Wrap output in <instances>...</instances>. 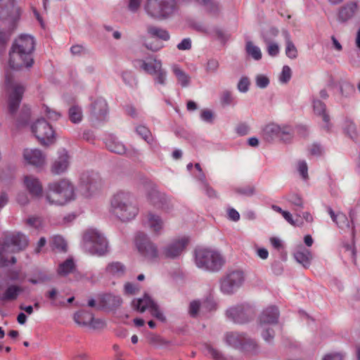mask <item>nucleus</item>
Segmentation results:
<instances>
[{"mask_svg":"<svg viewBox=\"0 0 360 360\" xmlns=\"http://www.w3.org/2000/svg\"><path fill=\"white\" fill-rule=\"evenodd\" d=\"M176 6V0H145L143 9L151 18L163 20L172 15Z\"/></svg>","mask_w":360,"mask_h":360,"instance_id":"nucleus-1","label":"nucleus"},{"mask_svg":"<svg viewBox=\"0 0 360 360\" xmlns=\"http://www.w3.org/2000/svg\"><path fill=\"white\" fill-rule=\"evenodd\" d=\"M27 243L26 236L21 233L8 237L0 245V266H8L10 263L14 264L15 259L11 257V262L8 261V255L22 250L27 245Z\"/></svg>","mask_w":360,"mask_h":360,"instance_id":"nucleus-2","label":"nucleus"},{"mask_svg":"<svg viewBox=\"0 0 360 360\" xmlns=\"http://www.w3.org/2000/svg\"><path fill=\"white\" fill-rule=\"evenodd\" d=\"M73 190L68 182L63 181L50 186L47 193L48 200L55 205H63L73 198Z\"/></svg>","mask_w":360,"mask_h":360,"instance_id":"nucleus-3","label":"nucleus"},{"mask_svg":"<svg viewBox=\"0 0 360 360\" xmlns=\"http://www.w3.org/2000/svg\"><path fill=\"white\" fill-rule=\"evenodd\" d=\"M195 258L198 267L212 271L217 269L223 263L219 254L209 249H202L197 251Z\"/></svg>","mask_w":360,"mask_h":360,"instance_id":"nucleus-4","label":"nucleus"},{"mask_svg":"<svg viewBox=\"0 0 360 360\" xmlns=\"http://www.w3.org/2000/svg\"><path fill=\"white\" fill-rule=\"evenodd\" d=\"M112 205L115 214L122 220H128L136 214V209L129 204L128 198L126 195H116L112 202Z\"/></svg>","mask_w":360,"mask_h":360,"instance_id":"nucleus-5","label":"nucleus"},{"mask_svg":"<svg viewBox=\"0 0 360 360\" xmlns=\"http://www.w3.org/2000/svg\"><path fill=\"white\" fill-rule=\"evenodd\" d=\"M32 131L43 144L51 143L55 139L52 127L44 120H38L32 125Z\"/></svg>","mask_w":360,"mask_h":360,"instance_id":"nucleus-6","label":"nucleus"},{"mask_svg":"<svg viewBox=\"0 0 360 360\" xmlns=\"http://www.w3.org/2000/svg\"><path fill=\"white\" fill-rule=\"evenodd\" d=\"M33 64L31 55L11 49L9 53L8 65L14 70H22L30 68Z\"/></svg>","mask_w":360,"mask_h":360,"instance_id":"nucleus-7","label":"nucleus"},{"mask_svg":"<svg viewBox=\"0 0 360 360\" xmlns=\"http://www.w3.org/2000/svg\"><path fill=\"white\" fill-rule=\"evenodd\" d=\"M6 89L8 94V109L11 113H14L19 106L24 89L21 85L10 81L7 77Z\"/></svg>","mask_w":360,"mask_h":360,"instance_id":"nucleus-8","label":"nucleus"},{"mask_svg":"<svg viewBox=\"0 0 360 360\" xmlns=\"http://www.w3.org/2000/svg\"><path fill=\"white\" fill-rule=\"evenodd\" d=\"M84 240L86 248L94 253L102 255L107 250L105 240L96 232L91 231L85 234Z\"/></svg>","mask_w":360,"mask_h":360,"instance_id":"nucleus-9","label":"nucleus"},{"mask_svg":"<svg viewBox=\"0 0 360 360\" xmlns=\"http://www.w3.org/2000/svg\"><path fill=\"white\" fill-rule=\"evenodd\" d=\"M134 305L136 309L141 313L148 309L151 314L156 319L161 321H165V316L164 314L160 311L153 301L146 295L134 301Z\"/></svg>","mask_w":360,"mask_h":360,"instance_id":"nucleus-10","label":"nucleus"},{"mask_svg":"<svg viewBox=\"0 0 360 360\" xmlns=\"http://www.w3.org/2000/svg\"><path fill=\"white\" fill-rule=\"evenodd\" d=\"M154 38L167 41L169 39V33L162 29L151 27L148 30V37L145 39V46L147 49L156 51L162 48V45L158 41H151Z\"/></svg>","mask_w":360,"mask_h":360,"instance_id":"nucleus-11","label":"nucleus"},{"mask_svg":"<svg viewBox=\"0 0 360 360\" xmlns=\"http://www.w3.org/2000/svg\"><path fill=\"white\" fill-rule=\"evenodd\" d=\"M34 48L33 38L27 34L19 36L13 42L12 49L19 51L28 55H31Z\"/></svg>","mask_w":360,"mask_h":360,"instance_id":"nucleus-12","label":"nucleus"},{"mask_svg":"<svg viewBox=\"0 0 360 360\" xmlns=\"http://www.w3.org/2000/svg\"><path fill=\"white\" fill-rule=\"evenodd\" d=\"M143 68L147 72L155 75V79L158 83L163 84L165 82V75L161 71V63L155 58H149L143 64Z\"/></svg>","mask_w":360,"mask_h":360,"instance_id":"nucleus-13","label":"nucleus"},{"mask_svg":"<svg viewBox=\"0 0 360 360\" xmlns=\"http://www.w3.org/2000/svg\"><path fill=\"white\" fill-rule=\"evenodd\" d=\"M23 155L26 162L33 165H41L45 161L44 157L41 151L35 148L25 149Z\"/></svg>","mask_w":360,"mask_h":360,"instance_id":"nucleus-14","label":"nucleus"},{"mask_svg":"<svg viewBox=\"0 0 360 360\" xmlns=\"http://www.w3.org/2000/svg\"><path fill=\"white\" fill-rule=\"evenodd\" d=\"M74 320L75 323L79 326L89 327L91 328H96V323L98 321H95L92 314L87 312H77L74 315Z\"/></svg>","mask_w":360,"mask_h":360,"instance_id":"nucleus-15","label":"nucleus"},{"mask_svg":"<svg viewBox=\"0 0 360 360\" xmlns=\"http://www.w3.org/2000/svg\"><path fill=\"white\" fill-rule=\"evenodd\" d=\"M264 133L267 137L277 136L283 140H287L290 137V134L288 131L282 129L275 124L266 125L264 129Z\"/></svg>","mask_w":360,"mask_h":360,"instance_id":"nucleus-16","label":"nucleus"},{"mask_svg":"<svg viewBox=\"0 0 360 360\" xmlns=\"http://www.w3.org/2000/svg\"><path fill=\"white\" fill-rule=\"evenodd\" d=\"M186 243L187 240L186 239L175 241L165 250L164 254L165 257L167 258H174L177 257L183 251Z\"/></svg>","mask_w":360,"mask_h":360,"instance_id":"nucleus-17","label":"nucleus"},{"mask_svg":"<svg viewBox=\"0 0 360 360\" xmlns=\"http://www.w3.org/2000/svg\"><path fill=\"white\" fill-rule=\"evenodd\" d=\"M24 184L26 188L33 196H39L41 194L42 187L37 179L33 176H25Z\"/></svg>","mask_w":360,"mask_h":360,"instance_id":"nucleus-18","label":"nucleus"},{"mask_svg":"<svg viewBox=\"0 0 360 360\" xmlns=\"http://www.w3.org/2000/svg\"><path fill=\"white\" fill-rule=\"evenodd\" d=\"M4 8L3 13L12 20H15L19 18L20 11L18 7L15 6L13 0H3Z\"/></svg>","mask_w":360,"mask_h":360,"instance_id":"nucleus-19","label":"nucleus"},{"mask_svg":"<svg viewBox=\"0 0 360 360\" xmlns=\"http://www.w3.org/2000/svg\"><path fill=\"white\" fill-rule=\"evenodd\" d=\"M243 281L242 275L239 273L231 274L227 281H224L222 283V288L224 291L229 292L230 287L239 285Z\"/></svg>","mask_w":360,"mask_h":360,"instance_id":"nucleus-20","label":"nucleus"},{"mask_svg":"<svg viewBox=\"0 0 360 360\" xmlns=\"http://www.w3.org/2000/svg\"><path fill=\"white\" fill-rule=\"evenodd\" d=\"M75 269V265L72 259H68L60 264L58 272L61 276H66L72 273Z\"/></svg>","mask_w":360,"mask_h":360,"instance_id":"nucleus-21","label":"nucleus"},{"mask_svg":"<svg viewBox=\"0 0 360 360\" xmlns=\"http://www.w3.org/2000/svg\"><path fill=\"white\" fill-rule=\"evenodd\" d=\"M358 11L356 3H351L347 5L340 12L341 17L346 20L352 17Z\"/></svg>","mask_w":360,"mask_h":360,"instance_id":"nucleus-22","label":"nucleus"},{"mask_svg":"<svg viewBox=\"0 0 360 360\" xmlns=\"http://www.w3.org/2000/svg\"><path fill=\"white\" fill-rule=\"evenodd\" d=\"M278 319L277 311L274 309L266 310L263 312L261 316V321L265 323H273L276 321Z\"/></svg>","mask_w":360,"mask_h":360,"instance_id":"nucleus-23","label":"nucleus"},{"mask_svg":"<svg viewBox=\"0 0 360 360\" xmlns=\"http://www.w3.org/2000/svg\"><path fill=\"white\" fill-rule=\"evenodd\" d=\"M248 53L255 60H259L262 58V53L259 47L254 45L251 41H248L246 45Z\"/></svg>","mask_w":360,"mask_h":360,"instance_id":"nucleus-24","label":"nucleus"},{"mask_svg":"<svg viewBox=\"0 0 360 360\" xmlns=\"http://www.w3.org/2000/svg\"><path fill=\"white\" fill-rule=\"evenodd\" d=\"M108 147L109 149L115 153L122 154L125 152L124 146L117 140H110L108 143Z\"/></svg>","mask_w":360,"mask_h":360,"instance_id":"nucleus-25","label":"nucleus"},{"mask_svg":"<svg viewBox=\"0 0 360 360\" xmlns=\"http://www.w3.org/2000/svg\"><path fill=\"white\" fill-rule=\"evenodd\" d=\"M68 167L67 158L63 156L56 162L53 167V171L55 174H58L64 172Z\"/></svg>","mask_w":360,"mask_h":360,"instance_id":"nucleus-26","label":"nucleus"},{"mask_svg":"<svg viewBox=\"0 0 360 360\" xmlns=\"http://www.w3.org/2000/svg\"><path fill=\"white\" fill-rule=\"evenodd\" d=\"M295 258L298 262L306 265L311 259V255L308 250L298 251L295 254Z\"/></svg>","mask_w":360,"mask_h":360,"instance_id":"nucleus-27","label":"nucleus"},{"mask_svg":"<svg viewBox=\"0 0 360 360\" xmlns=\"http://www.w3.org/2000/svg\"><path fill=\"white\" fill-rule=\"evenodd\" d=\"M285 53L290 58H295L297 56V48L290 39L287 40Z\"/></svg>","mask_w":360,"mask_h":360,"instance_id":"nucleus-28","label":"nucleus"},{"mask_svg":"<svg viewBox=\"0 0 360 360\" xmlns=\"http://www.w3.org/2000/svg\"><path fill=\"white\" fill-rule=\"evenodd\" d=\"M149 226L157 231L162 228V221L158 216L150 214L148 220Z\"/></svg>","mask_w":360,"mask_h":360,"instance_id":"nucleus-29","label":"nucleus"},{"mask_svg":"<svg viewBox=\"0 0 360 360\" xmlns=\"http://www.w3.org/2000/svg\"><path fill=\"white\" fill-rule=\"evenodd\" d=\"M329 214L334 221H335L339 226H342V224H346L347 218L345 214L338 213L335 214L334 212L330 208L328 210Z\"/></svg>","mask_w":360,"mask_h":360,"instance_id":"nucleus-30","label":"nucleus"},{"mask_svg":"<svg viewBox=\"0 0 360 360\" xmlns=\"http://www.w3.org/2000/svg\"><path fill=\"white\" fill-rule=\"evenodd\" d=\"M70 120L76 123L81 121L82 115L81 110L77 107H72L70 110Z\"/></svg>","mask_w":360,"mask_h":360,"instance_id":"nucleus-31","label":"nucleus"},{"mask_svg":"<svg viewBox=\"0 0 360 360\" xmlns=\"http://www.w3.org/2000/svg\"><path fill=\"white\" fill-rule=\"evenodd\" d=\"M53 246L58 250H65L66 244L63 238L56 236L53 238Z\"/></svg>","mask_w":360,"mask_h":360,"instance_id":"nucleus-32","label":"nucleus"},{"mask_svg":"<svg viewBox=\"0 0 360 360\" xmlns=\"http://www.w3.org/2000/svg\"><path fill=\"white\" fill-rule=\"evenodd\" d=\"M20 291V288L19 287L12 285L7 289L6 292V297L10 300L15 299L18 296Z\"/></svg>","mask_w":360,"mask_h":360,"instance_id":"nucleus-33","label":"nucleus"},{"mask_svg":"<svg viewBox=\"0 0 360 360\" xmlns=\"http://www.w3.org/2000/svg\"><path fill=\"white\" fill-rule=\"evenodd\" d=\"M291 77V70L288 66H284L280 75V81L282 83L288 82Z\"/></svg>","mask_w":360,"mask_h":360,"instance_id":"nucleus-34","label":"nucleus"},{"mask_svg":"<svg viewBox=\"0 0 360 360\" xmlns=\"http://www.w3.org/2000/svg\"><path fill=\"white\" fill-rule=\"evenodd\" d=\"M174 71L181 84L183 86H186L188 82L187 75L178 68H174Z\"/></svg>","mask_w":360,"mask_h":360,"instance_id":"nucleus-35","label":"nucleus"},{"mask_svg":"<svg viewBox=\"0 0 360 360\" xmlns=\"http://www.w3.org/2000/svg\"><path fill=\"white\" fill-rule=\"evenodd\" d=\"M137 131L139 132V134H141L143 139L147 141L148 142H150V141H152V138H151V135H150V133L149 132V131L148 130L147 128H146L145 127H139L137 128Z\"/></svg>","mask_w":360,"mask_h":360,"instance_id":"nucleus-36","label":"nucleus"},{"mask_svg":"<svg viewBox=\"0 0 360 360\" xmlns=\"http://www.w3.org/2000/svg\"><path fill=\"white\" fill-rule=\"evenodd\" d=\"M269 79L266 76L258 75L256 77V83L259 88H265L269 84Z\"/></svg>","mask_w":360,"mask_h":360,"instance_id":"nucleus-37","label":"nucleus"},{"mask_svg":"<svg viewBox=\"0 0 360 360\" xmlns=\"http://www.w3.org/2000/svg\"><path fill=\"white\" fill-rule=\"evenodd\" d=\"M191 47V41L188 38L184 39L178 45L177 48L179 50L185 51L188 50Z\"/></svg>","mask_w":360,"mask_h":360,"instance_id":"nucleus-38","label":"nucleus"},{"mask_svg":"<svg viewBox=\"0 0 360 360\" xmlns=\"http://www.w3.org/2000/svg\"><path fill=\"white\" fill-rule=\"evenodd\" d=\"M249 81L247 78H241L238 84V88L241 92H246L248 90Z\"/></svg>","mask_w":360,"mask_h":360,"instance_id":"nucleus-39","label":"nucleus"},{"mask_svg":"<svg viewBox=\"0 0 360 360\" xmlns=\"http://www.w3.org/2000/svg\"><path fill=\"white\" fill-rule=\"evenodd\" d=\"M267 51L270 56H275L279 52V46L276 43H269Z\"/></svg>","mask_w":360,"mask_h":360,"instance_id":"nucleus-40","label":"nucleus"},{"mask_svg":"<svg viewBox=\"0 0 360 360\" xmlns=\"http://www.w3.org/2000/svg\"><path fill=\"white\" fill-rule=\"evenodd\" d=\"M322 360H342V357L340 354L331 353L326 354Z\"/></svg>","mask_w":360,"mask_h":360,"instance_id":"nucleus-41","label":"nucleus"},{"mask_svg":"<svg viewBox=\"0 0 360 360\" xmlns=\"http://www.w3.org/2000/svg\"><path fill=\"white\" fill-rule=\"evenodd\" d=\"M200 304L198 302L193 301L190 304V314L192 316H195L199 310Z\"/></svg>","mask_w":360,"mask_h":360,"instance_id":"nucleus-42","label":"nucleus"},{"mask_svg":"<svg viewBox=\"0 0 360 360\" xmlns=\"http://www.w3.org/2000/svg\"><path fill=\"white\" fill-rule=\"evenodd\" d=\"M125 291L129 294H134L138 290V287L132 283H126L124 285Z\"/></svg>","mask_w":360,"mask_h":360,"instance_id":"nucleus-43","label":"nucleus"},{"mask_svg":"<svg viewBox=\"0 0 360 360\" xmlns=\"http://www.w3.org/2000/svg\"><path fill=\"white\" fill-rule=\"evenodd\" d=\"M141 4V0H129V8L133 11H137Z\"/></svg>","mask_w":360,"mask_h":360,"instance_id":"nucleus-44","label":"nucleus"},{"mask_svg":"<svg viewBox=\"0 0 360 360\" xmlns=\"http://www.w3.org/2000/svg\"><path fill=\"white\" fill-rule=\"evenodd\" d=\"M299 171L304 179L307 178V167L306 163L301 162L299 165Z\"/></svg>","mask_w":360,"mask_h":360,"instance_id":"nucleus-45","label":"nucleus"},{"mask_svg":"<svg viewBox=\"0 0 360 360\" xmlns=\"http://www.w3.org/2000/svg\"><path fill=\"white\" fill-rule=\"evenodd\" d=\"M282 215L292 225L295 226L298 224L297 223H296V221L293 220L292 217L289 212L282 211Z\"/></svg>","mask_w":360,"mask_h":360,"instance_id":"nucleus-46","label":"nucleus"},{"mask_svg":"<svg viewBox=\"0 0 360 360\" xmlns=\"http://www.w3.org/2000/svg\"><path fill=\"white\" fill-rule=\"evenodd\" d=\"M229 217L233 221H238L240 218L239 213L233 209H231L229 211Z\"/></svg>","mask_w":360,"mask_h":360,"instance_id":"nucleus-47","label":"nucleus"},{"mask_svg":"<svg viewBox=\"0 0 360 360\" xmlns=\"http://www.w3.org/2000/svg\"><path fill=\"white\" fill-rule=\"evenodd\" d=\"M314 110L319 114L324 112V105L321 101H316L314 104Z\"/></svg>","mask_w":360,"mask_h":360,"instance_id":"nucleus-48","label":"nucleus"},{"mask_svg":"<svg viewBox=\"0 0 360 360\" xmlns=\"http://www.w3.org/2000/svg\"><path fill=\"white\" fill-rule=\"evenodd\" d=\"M270 241L272 245L276 249H280L282 247L281 241L279 238H271Z\"/></svg>","mask_w":360,"mask_h":360,"instance_id":"nucleus-49","label":"nucleus"},{"mask_svg":"<svg viewBox=\"0 0 360 360\" xmlns=\"http://www.w3.org/2000/svg\"><path fill=\"white\" fill-rule=\"evenodd\" d=\"M257 255L261 259H265L268 257L269 252L267 250L264 248H260L257 250Z\"/></svg>","mask_w":360,"mask_h":360,"instance_id":"nucleus-50","label":"nucleus"},{"mask_svg":"<svg viewBox=\"0 0 360 360\" xmlns=\"http://www.w3.org/2000/svg\"><path fill=\"white\" fill-rule=\"evenodd\" d=\"M17 321L19 324L23 325L27 321V316L24 313H20L18 316Z\"/></svg>","mask_w":360,"mask_h":360,"instance_id":"nucleus-51","label":"nucleus"},{"mask_svg":"<svg viewBox=\"0 0 360 360\" xmlns=\"http://www.w3.org/2000/svg\"><path fill=\"white\" fill-rule=\"evenodd\" d=\"M8 202V196L5 193L0 195V208L3 207Z\"/></svg>","mask_w":360,"mask_h":360,"instance_id":"nucleus-52","label":"nucleus"},{"mask_svg":"<svg viewBox=\"0 0 360 360\" xmlns=\"http://www.w3.org/2000/svg\"><path fill=\"white\" fill-rule=\"evenodd\" d=\"M83 51V48L81 46L75 45L71 48V51L73 54H79Z\"/></svg>","mask_w":360,"mask_h":360,"instance_id":"nucleus-53","label":"nucleus"},{"mask_svg":"<svg viewBox=\"0 0 360 360\" xmlns=\"http://www.w3.org/2000/svg\"><path fill=\"white\" fill-rule=\"evenodd\" d=\"M46 244V240L44 238H41L37 243V246L36 248V252H39L41 248H43Z\"/></svg>","mask_w":360,"mask_h":360,"instance_id":"nucleus-54","label":"nucleus"},{"mask_svg":"<svg viewBox=\"0 0 360 360\" xmlns=\"http://www.w3.org/2000/svg\"><path fill=\"white\" fill-rule=\"evenodd\" d=\"M217 67L218 63L217 61L212 60L207 63V68L210 70H214L217 68Z\"/></svg>","mask_w":360,"mask_h":360,"instance_id":"nucleus-55","label":"nucleus"},{"mask_svg":"<svg viewBox=\"0 0 360 360\" xmlns=\"http://www.w3.org/2000/svg\"><path fill=\"white\" fill-rule=\"evenodd\" d=\"M20 309L24 310L28 314H32L33 313V307L31 305L29 306H20Z\"/></svg>","mask_w":360,"mask_h":360,"instance_id":"nucleus-56","label":"nucleus"},{"mask_svg":"<svg viewBox=\"0 0 360 360\" xmlns=\"http://www.w3.org/2000/svg\"><path fill=\"white\" fill-rule=\"evenodd\" d=\"M18 201L21 205H25L28 202L27 198L23 195H19L18 197Z\"/></svg>","mask_w":360,"mask_h":360,"instance_id":"nucleus-57","label":"nucleus"},{"mask_svg":"<svg viewBox=\"0 0 360 360\" xmlns=\"http://www.w3.org/2000/svg\"><path fill=\"white\" fill-rule=\"evenodd\" d=\"M304 243L309 247L312 245L313 239L310 235H307L304 236Z\"/></svg>","mask_w":360,"mask_h":360,"instance_id":"nucleus-58","label":"nucleus"},{"mask_svg":"<svg viewBox=\"0 0 360 360\" xmlns=\"http://www.w3.org/2000/svg\"><path fill=\"white\" fill-rule=\"evenodd\" d=\"M212 114L209 111L203 112L202 114V117L205 120H210L212 119Z\"/></svg>","mask_w":360,"mask_h":360,"instance_id":"nucleus-59","label":"nucleus"},{"mask_svg":"<svg viewBox=\"0 0 360 360\" xmlns=\"http://www.w3.org/2000/svg\"><path fill=\"white\" fill-rule=\"evenodd\" d=\"M332 41H333V45H334L335 48L338 51H340L342 49V46L339 43V41L334 37H332Z\"/></svg>","mask_w":360,"mask_h":360,"instance_id":"nucleus-60","label":"nucleus"},{"mask_svg":"<svg viewBox=\"0 0 360 360\" xmlns=\"http://www.w3.org/2000/svg\"><path fill=\"white\" fill-rule=\"evenodd\" d=\"M231 100V95L229 93H226L224 94L222 101L224 103L228 104L230 103Z\"/></svg>","mask_w":360,"mask_h":360,"instance_id":"nucleus-61","label":"nucleus"},{"mask_svg":"<svg viewBox=\"0 0 360 360\" xmlns=\"http://www.w3.org/2000/svg\"><path fill=\"white\" fill-rule=\"evenodd\" d=\"M302 217L308 222H311L313 221V217L309 212H304L302 214Z\"/></svg>","mask_w":360,"mask_h":360,"instance_id":"nucleus-62","label":"nucleus"},{"mask_svg":"<svg viewBox=\"0 0 360 360\" xmlns=\"http://www.w3.org/2000/svg\"><path fill=\"white\" fill-rule=\"evenodd\" d=\"M248 143L252 146H256L258 145L259 141H258V139L257 138L253 137V138H250L248 140Z\"/></svg>","mask_w":360,"mask_h":360,"instance_id":"nucleus-63","label":"nucleus"},{"mask_svg":"<svg viewBox=\"0 0 360 360\" xmlns=\"http://www.w3.org/2000/svg\"><path fill=\"white\" fill-rule=\"evenodd\" d=\"M134 323L136 326H142L144 325V321L141 319H135Z\"/></svg>","mask_w":360,"mask_h":360,"instance_id":"nucleus-64","label":"nucleus"}]
</instances>
